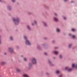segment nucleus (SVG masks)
<instances>
[{
    "label": "nucleus",
    "mask_w": 77,
    "mask_h": 77,
    "mask_svg": "<svg viewBox=\"0 0 77 77\" xmlns=\"http://www.w3.org/2000/svg\"><path fill=\"white\" fill-rule=\"evenodd\" d=\"M13 21L16 25H17L20 22V19L18 17H17L16 19L13 18Z\"/></svg>",
    "instance_id": "obj_1"
},
{
    "label": "nucleus",
    "mask_w": 77,
    "mask_h": 77,
    "mask_svg": "<svg viewBox=\"0 0 77 77\" xmlns=\"http://www.w3.org/2000/svg\"><path fill=\"white\" fill-rule=\"evenodd\" d=\"M24 38L25 39H26V45H30V43L29 42V41L27 40V37L25 35L24 36Z\"/></svg>",
    "instance_id": "obj_2"
},
{
    "label": "nucleus",
    "mask_w": 77,
    "mask_h": 77,
    "mask_svg": "<svg viewBox=\"0 0 77 77\" xmlns=\"http://www.w3.org/2000/svg\"><path fill=\"white\" fill-rule=\"evenodd\" d=\"M32 63L33 64H36V60L35 58H33L32 59Z\"/></svg>",
    "instance_id": "obj_3"
},
{
    "label": "nucleus",
    "mask_w": 77,
    "mask_h": 77,
    "mask_svg": "<svg viewBox=\"0 0 77 77\" xmlns=\"http://www.w3.org/2000/svg\"><path fill=\"white\" fill-rule=\"evenodd\" d=\"M65 70H67L68 72H71L72 70V69H70L69 67H67L65 68Z\"/></svg>",
    "instance_id": "obj_4"
},
{
    "label": "nucleus",
    "mask_w": 77,
    "mask_h": 77,
    "mask_svg": "<svg viewBox=\"0 0 77 77\" xmlns=\"http://www.w3.org/2000/svg\"><path fill=\"white\" fill-rule=\"evenodd\" d=\"M9 51L10 53H14V49L12 48H9Z\"/></svg>",
    "instance_id": "obj_5"
},
{
    "label": "nucleus",
    "mask_w": 77,
    "mask_h": 77,
    "mask_svg": "<svg viewBox=\"0 0 77 77\" xmlns=\"http://www.w3.org/2000/svg\"><path fill=\"white\" fill-rule=\"evenodd\" d=\"M48 62L49 63L50 65L51 66H53L54 65L53 64H52V63L51 61H50V60H48Z\"/></svg>",
    "instance_id": "obj_6"
},
{
    "label": "nucleus",
    "mask_w": 77,
    "mask_h": 77,
    "mask_svg": "<svg viewBox=\"0 0 77 77\" xmlns=\"http://www.w3.org/2000/svg\"><path fill=\"white\" fill-rule=\"evenodd\" d=\"M7 8L8 9H9V10H10V11L11 10V7L9 6H8L7 7Z\"/></svg>",
    "instance_id": "obj_7"
},
{
    "label": "nucleus",
    "mask_w": 77,
    "mask_h": 77,
    "mask_svg": "<svg viewBox=\"0 0 77 77\" xmlns=\"http://www.w3.org/2000/svg\"><path fill=\"white\" fill-rule=\"evenodd\" d=\"M54 21H58V20L57 19L56 17H54Z\"/></svg>",
    "instance_id": "obj_8"
},
{
    "label": "nucleus",
    "mask_w": 77,
    "mask_h": 77,
    "mask_svg": "<svg viewBox=\"0 0 77 77\" xmlns=\"http://www.w3.org/2000/svg\"><path fill=\"white\" fill-rule=\"evenodd\" d=\"M27 28L28 30H31V29L30 28V26L29 25L27 26Z\"/></svg>",
    "instance_id": "obj_9"
},
{
    "label": "nucleus",
    "mask_w": 77,
    "mask_h": 77,
    "mask_svg": "<svg viewBox=\"0 0 77 77\" xmlns=\"http://www.w3.org/2000/svg\"><path fill=\"white\" fill-rule=\"evenodd\" d=\"M54 53L55 54H57L58 52L57 51H54Z\"/></svg>",
    "instance_id": "obj_10"
},
{
    "label": "nucleus",
    "mask_w": 77,
    "mask_h": 77,
    "mask_svg": "<svg viewBox=\"0 0 77 77\" xmlns=\"http://www.w3.org/2000/svg\"><path fill=\"white\" fill-rule=\"evenodd\" d=\"M37 48L39 50H41V47H40V46L39 45L37 46Z\"/></svg>",
    "instance_id": "obj_11"
},
{
    "label": "nucleus",
    "mask_w": 77,
    "mask_h": 77,
    "mask_svg": "<svg viewBox=\"0 0 77 77\" xmlns=\"http://www.w3.org/2000/svg\"><path fill=\"white\" fill-rule=\"evenodd\" d=\"M29 68H32V64L31 63H29Z\"/></svg>",
    "instance_id": "obj_12"
},
{
    "label": "nucleus",
    "mask_w": 77,
    "mask_h": 77,
    "mask_svg": "<svg viewBox=\"0 0 77 77\" xmlns=\"http://www.w3.org/2000/svg\"><path fill=\"white\" fill-rule=\"evenodd\" d=\"M1 65H5V63H6L4 62H1Z\"/></svg>",
    "instance_id": "obj_13"
},
{
    "label": "nucleus",
    "mask_w": 77,
    "mask_h": 77,
    "mask_svg": "<svg viewBox=\"0 0 77 77\" xmlns=\"http://www.w3.org/2000/svg\"><path fill=\"white\" fill-rule=\"evenodd\" d=\"M16 71H17V72H20V69H16Z\"/></svg>",
    "instance_id": "obj_14"
},
{
    "label": "nucleus",
    "mask_w": 77,
    "mask_h": 77,
    "mask_svg": "<svg viewBox=\"0 0 77 77\" xmlns=\"http://www.w3.org/2000/svg\"><path fill=\"white\" fill-rule=\"evenodd\" d=\"M23 77H29L27 75L24 74L23 75Z\"/></svg>",
    "instance_id": "obj_15"
},
{
    "label": "nucleus",
    "mask_w": 77,
    "mask_h": 77,
    "mask_svg": "<svg viewBox=\"0 0 77 77\" xmlns=\"http://www.w3.org/2000/svg\"><path fill=\"white\" fill-rule=\"evenodd\" d=\"M57 32H60V30H59V29L57 28L56 29Z\"/></svg>",
    "instance_id": "obj_16"
},
{
    "label": "nucleus",
    "mask_w": 77,
    "mask_h": 77,
    "mask_svg": "<svg viewBox=\"0 0 77 77\" xmlns=\"http://www.w3.org/2000/svg\"><path fill=\"white\" fill-rule=\"evenodd\" d=\"M10 39L11 41H12V40H13V37L11 36L10 37Z\"/></svg>",
    "instance_id": "obj_17"
},
{
    "label": "nucleus",
    "mask_w": 77,
    "mask_h": 77,
    "mask_svg": "<svg viewBox=\"0 0 77 77\" xmlns=\"http://www.w3.org/2000/svg\"><path fill=\"white\" fill-rule=\"evenodd\" d=\"M72 46V44H70L69 45V48H71V47Z\"/></svg>",
    "instance_id": "obj_18"
},
{
    "label": "nucleus",
    "mask_w": 77,
    "mask_h": 77,
    "mask_svg": "<svg viewBox=\"0 0 77 77\" xmlns=\"http://www.w3.org/2000/svg\"><path fill=\"white\" fill-rule=\"evenodd\" d=\"M56 73L57 74H59V71L58 70L57 71H56Z\"/></svg>",
    "instance_id": "obj_19"
},
{
    "label": "nucleus",
    "mask_w": 77,
    "mask_h": 77,
    "mask_svg": "<svg viewBox=\"0 0 77 77\" xmlns=\"http://www.w3.org/2000/svg\"><path fill=\"white\" fill-rule=\"evenodd\" d=\"M44 25L45 26H47V23H44Z\"/></svg>",
    "instance_id": "obj_20"
},
{
    "label": "nucleus",
    "mask_w": 77,
    "mask_h": 77,
    "mask_svg": "<svg viewBox=\"0 0 77 77\" xmlns=\"http://www.w3.org/2000/svg\"><path fill=\"white\" fill-rule=\"evenodd\" d=\"M59 58H60V59H61L62 58V56L61 55H60V56H59Z\"/></svg>",
    "instance_id": "obj_21"
},
{
    "label": "nucleus",
    "mask_w": 77,
    "mask_h": 77,
    "mask_svg": "<svg viewBox=\"0 0 77 77\" xmlns=\"http://www.w3.org/2000/svg\"><path fill=\"white\" fill-rule=\"evenodd\" d=\"M72 38H73V39H74V38H75V36L72 35Z\"/></svg>",
    "instance_id": "obj_22"
},
{
    "label": "nucleus",
    "mask_w": 77,
    "mask_h": 77,
    "mask_svg": "<svg viewBox=\"0 0 77 77\" xmlns=\"http://www.w3.org/2000/svg\"><path fill=\"white\" fill-rule=\"evenodd\" d=\"M23 59L24 61H26V60H27V59H26V58H24Z\"/></svg>",
    "instance_id": "obj_23"
},
{
    "label": "nucleus",
    "mask_w": 77,
    "mask_h": 77,
    "mask_svg": "<svg viewBox=\"0 0 77 77\" xmlns=\"http://www.w3.org/2000/svg\"><path fill=\"white\" fill-rule=\"evenodd\" d=\"M13 3H14L15 2V0H11Z\"/></svg>",
    "instance_id": "obj_24"
},
{
    "label": "nucleus",
    "mask_w": 77,
    "mask_h": 77,
    "mask_svg": "<svg viewBox=\"0 0 77 77\" xmlns=\"http://www.w3.org/2000/svg\"><path fill=\"white\" fill-rule=\"evenodd\" d=\"M72 31H73V32H74V31H75V29H72Z\"/></svg>",
    "instance_id": "obj_25"
},
{
    "label": "nucleus",
    "mask_w": 77,
    "mask_h": 77,
    "mask_svg": "<svg viewBox=\"0 0 77 77\" xmlns=\"http://www.w3.org/2000/svg\"><path fill=\"white\" fill-rule=\"evenodd\" d=\"M34 23H35V24H36V21H34Z\"/></svg>",
    "instance_id": "obj_26"
},
{
    "label": "nucleus",
    "mask_w": 77,
    "mask_h": 77,
    "mask_svg": "<svg viewBox=\"0 0 77 77\" xmlns=\"http://www.w3.org/2000/svg\"><path fill=\"white\" fill-rule=\"evenodd\" d=\"M44 54H45V55H47V53H46V52H45L44 53Z\"/></svg>",
    "instance_id": "obj_27"
},
{
    "label": "nucleus",
    "mask_w": 77,
    "mask_h": 77,
    "mask_svg": "<svg viewBox=\"0 0 77 77\" xmlns=\"http://www.w3.org/2000/svg\"><path fill=\"white\" fill-rule=\"evenodd\" d=\"M28 14H29V15H30V14H32V13H31L30 12H29Z\"/></svg>",
    "instance_id": "obj_28"
},
{
    "label": "nucleus",
    "mask_w": 77,
    "mask_h": 77,
    "mask_svg": "<svg viewBox=\"0 0 77 77\" xmlns=\"http://www.w3.org/2000/svg\"><path fill=\"white\" fill-rule=\"evenodd\" d=\"M64 20H66V17H64L63 18Z\"/></svg>",
    "instance_id": "obj_29"
},
{
    "label": "nucleus",
    "mask_w": 77,
    "mask_h": 77,
    "mask_svg": "<svg viewBox=\"0 0 77 77\" xmlns=\"http://www.w3.org/2000/svg\"><path fill=\"white\" fill-rule=\"evenodd\" d=\"M52 42L53 43H54V42H55V41H52Z\"/></svg>",
    "instance_id": "obj_30"
},
{
    "label": "nucleus",
    "mask_w": 77,
    "mask_h": 77,
    "mask_svg": "<svg viewBox=\"0 0 77 77\" xmlns=\"http://www.w3.org/2000/svg\"><path fill=\"white\" fill-rule=\"evenodd\" d=\"M58 47H55L54 48L55 49H57V48H58Z\"/></svg>",
    "instance_id": "obj_31"
},
{
    "label": "nucleus",
    "mask_w": 77,
    "mask_h": 77,
    "mask_svg": "<svg viewBox=\"0 0 77 77\" xmlns=\"http://www.w3.org/2000/svg\"><path fill=\"white\" fill-rule=\"evenodd\" d=\"M59 77H62V75H60L59 76Z\"/></svg>",
    "instance_id": "obj_32"
},
{
    "label": "nucleus",
    "mask_w": 77,
    "mask_h": 77,
    "mask_svg": "<svg viewBox=\"0 0 77 77\" xmlns=\"http://www.w3.org/2000/svg\"><path fill=\"white\" fill-rule=\"evenodd\" d=\"M54 15L55 16H57V14H56V13H55Z\"/></svg>",
    "instance_id": "obj_33"
},
{
    "label": "nucleus",
    "mask_w": 77,
    "mask_h": 77,
    "mask_svg": "<svg viewBox=\"0 0 77 77\" xmlns=\"http://www.w3.org/2000/svg\"><path fill=\"white\" fill-rule=\"evenodd\" d=\"M4 55H6V53H5L4 54Z\"/></svg>",
    "instance_id": "obj_34"
},
{
    "label": "nucleus",
    "mask_w": 77,
    "mask_h": 77,
    "mask_svg": "<svg viewBox=\"0 0 77 77\" xmlns=\"http://www.w3.org/2000/svg\"><path fill=\"white\" fill-rule=\"evenodd\" d=\"M44 39H47V38H46V37H45V38H44Z\"/></svg>",
    "instance_id": "obj_35"
},
{
    "label": "nucleus",
    "mask_w": 77,
    "mask_h": 77,
    "mask_svg": "<svg viewBox=\"0 0 77 77\" xmlns=\"http://www.w3.org/2000/svg\"><path fill=\"white\" fill-rule=\"evenodd\" d=\"M17 48H19V47H18V46H17Z\"/></svg>",
    "instance_id": "obj_36"
},
{
    "label": "nucleus",
    "mask_w": 77,
    "mask_h": 77,
    "mask_svg": "<svg viewBox=\"0 0 77 77\" xmlns=\"http://www.w3.org/2000/svg\"><path fill=\"white\" fill-rule=\"evenodd\" d=\"M67 0H64V2H66Z\"/></svg>",
    "instance_id": "obj_37"
},
{
    "label": "nucleus",
    "mask_w": 77,
    "mask_h": 77,
    "mask_svg": "<svg viewBox=\"0 0 77 77\" xmlns=\"http://www.w3.org/2000/svg\"><path fill=\"white\" fill-rule=\"evenodd\" d=\"M46 74L47 75H48V73H46Z\"/></svg>",
    "instance_id": "obj_38"
},
{
    "label": "nucleus",
    "mask_w": 77,
    "mask_h": 77,
    "mask_svg": "<svg viewBox=\"0 0 77 77\" xmlns=\"http://www.w3.org/2000/svg\"><path fill=\"white\" fill-rule=\"evenodd\" d=\"M71 3H74V2L73 1H71Z\"/></svg>",
    "instance_id": "obj_39"
},
{
    "label": "nucleus",
    "mask_w": 77,
    "mask_h": 77,
    "mask_svg": "<svg viewBox=\"0 0 77 77\" xmlns=\"http://www.w3.org/2000/svg\"><path fill=\"white\" fill-rule=\"evenodd\" d=\"M53 59H55V57H53Z\"/></svg>",
    "instance_id": "obj_40"
},
{
    "label": "nucleus",
    "mask_w": 77,
    "mask_h": 77,
    "mask_svg": "<svg viewBox=\"0 0 77 77\" xmlns=\"http://www.w3.org/2000/svg\"><path fill=\"white\" fill-rule=\"evenodd\" d=\"M32 26H33L34 25V24H33V23H32Z\"/></svg>",
    "instance_id": "obj_41"
},
{
    "label": "nucleus",
    "mask_w": 77,
    "mask_h": 77,
    "mask_svg": "<svg viewBox=\"0 0 77 77\" xmlns=\"http://www.w3.org/2000/svg\"><path fill=\"white\" fill-rule=\"evenodd\" d=\"M69 35H71V34H69Z\"/></svg>",
    "instance_id": "obj_42"
},
{
    "label": "nucleus",
    "mask_w": 77,
    "mask_h": 77,
    "mask_svg": "<svg viewBox=\"0 0 77 77\" xmlns=\"http://www.w3.org/2000/svg\"><path fill=\"white\" fill-rule=\"evenodd\" d=\"M0 44H1V41L0 40Z\"/></svg>",
    "instance_id": "obj_43"
},
{
    "label": "nucleus",
    "mask_w": 77,
    "mask_h": 77,
    "mask_svg": "<svg viewBox=\"0 0 77 77\" xmlns=\"http://www.w3.org/2000/svg\"><path fill=\"white\" fill-rule=\"evenodd\" d=\"M2 2V0H0V2Z\"/></svg>",
    "instance_id": "obj_44"
},
{
    "label": "nucleus",
    "mask_w": 77,
    "mask_h": 77,
    "mask_svg": "<svg viewBox=\"0 0 77 77\" xmlns=\"http://www.w3.org/2000/svg\"><path fill=\"white\" fill-rule=\"evenodd\" d=\"M21 57H23V55H21Z\"/></svg>",
    "instance_id": "obj_45"
},
{
    "label": "nucleus",
    "mask_w": 77,
    "mask_h": 77,
    "mask_svg": "<svg viewBox=\"0 0 77 77\" xmlns=\"http://www.w3.org/2000/svg\"><path fill=\"white\" fill-rule=\"evenodd\" d=\"M1 77V75H0V77Z\"/></svg>",
    "instance_id": "obj_46"
}]
</instances>
